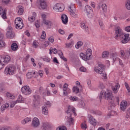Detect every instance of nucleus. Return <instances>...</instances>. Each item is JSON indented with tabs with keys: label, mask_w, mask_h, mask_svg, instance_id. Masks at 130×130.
<instances>
[{
	"label": "nucleus",
	"mask_w": 130,
	"mask_h": 130,
	"mask_svg": "<svg viewBox=\"0 0 130 130\" xmlns=\"http://www.w3.org/2000/svg\"><path fill=\"white\" fill-rule=\"evenodd\" d=\"M80 26L81 28H82V29H84L86 32H89V28L88 27V26L86 25L85 22H82Z\"/></svg>",
	"instance_id": "nucleus-23"
},
{
	"label": "nucleus",
	"mask_w": 130,
	"mask_h": 130,
	"mask_svg": "<svg viewBox=\"0 0 130 130\" xmlns=\"http://www.w3.org/2000/svg\"><path fill=\"white\" fill-rule=\"evenodd\" d=\"M15 71H16V67L13 64L8 65L6 67L4 73L6 75H14L15 73Z\"/></svg>",
	"instance_id": "nucleus-2"
},
{
	"label": "nucleus",
	"mask_w": 130,
	"mask_h": 130,
	"mask_svg": "<svg viewBox=\"0 0 130 130\" xmlns=\"http://www.w3.org/2000/svg\"><path fill=\"white\" fill-rule=\"evenodd\" d=\"M56 130H67V127L66 126H60L57 128Z\"/></svg>",
	"instance_id": "nucleus-46"
},
{
	"label": "nucleus",
	"mask_w": 130,
	"mask_h": 130,
	"mask_svg": "<svg viewBox=\"0 0 130 130\" xmlns=\"http://www.w3.org/2000/svg\"><path fill=\"white\" fill-rule=\"evenodd\" d=\"M105 88V86H104V85H103V83H100L99 85V90H103Z\"/></svg>",
	"instance_id": "nucleus-48"
},
{
	"label": "nucleus",
	"mask_w": 130,
	"mask_h": 130,
	"mask_svg": "<svg viewBox=\"0 0 130 130\" xmlns=\"http://www.w3.org/2000/svg\"><path fill=\"white\" fill-rule=\"evenodd\" d=\"M36 17V13L35 12L32 13V16L28 17V21L30 22H34L35 21V17Z\"/></svg>",
	"instance_id": "nucleus-27"
},
{
	"label": "nucleus",
	"mask_w": 130,
	"mask_h": 130,
	"mask_svg": "<svg viewBox=\"0 0 130 130\" xmlns=\"http://www.w3.org/2000/svg\"><path fill=\"white\" fill-rule=\"evenodd\" d=\"M41 16H42V19H43V21L44 20H46V15H45V14H42V15H41Z\"/></svg>",
	"instance_id": "nucleus-63"
},
{
	"label": "nucleus",
	"mask_w": 130,
	"mask_h": 130,
	"mask_svg": "<svg viewBox=\"0 0 130 130\" xmlns=\"http://www.w3.org/2000/svg\"><path fill=\"white\" fill-rule=\"evenodd\" d=\"M5 45H6V43H5V42H4V41H3V40H0V47H4V46H5Z\"/></svg>",
	"instance_id": "nucleus-50"
},
{
	"label": "nucleus",
	"mask_w": 130,
	"mask_h": 130,
	"mask_svg": "<svg viewBox=\"0 0 130 130\" xmlns=\"http://www.w3.org/2000/svg\"><path fill=\"white\" fill-rule=\"evenodd\" d=\"M127 106V102H122L120 104V109L123 111H124L126 109V107Z\"/></svg>",
	"instance_id": "nucleus-18"
},
{
	"label": "nucleus",
	"mask_w": 130,
	"mask_h": 130,
	"mask_svg": "<svg viewBox=\"0 0 130 130\" xmlns=\"http://www.w3.org/2000/svg\"><path fill=\"white\" fill-rule=\"evenodd\" d=\"M99 7L100 9H102V10L105 13L107 11V6H106V4H100L99 5Z\"/></svg>",
	"instance_id": "nucleus-20"
},
{
	"label": "nucleus",
	"mask_w": 130,
	"mask_h": 130,
	"mask_svg": "<svg viewBox=\"0 0 130 130\" xmlns=\"http://www.w3.org/2000/svg\"><path fill=\"white\" fill-rule=\"evenodd\" d=\"M128 38H129V35L125 34L123 35L122 38H120V39L121 40L122 43L125 44L128 42Z\"/></svg>",
	"instance_id": "nucleus-11"
},
{
	"label": "nucleus",
	"mask_w": 130,
	"mask_h": 130,
	"mask_svg": "<svg viewBox=\"0 0 130 130\" xmlns=\"http://www.w3.org/2000/svg\"><path fill=\"white\" fill-rule=\"evenodd\" d=\"M57 52L60 57H62V56H63V53H62V51L60 50H59Z\"/></svg>",
	"instance_id": "nucleus-53"
},
{
	"label": "nucleus",
	"mask_w": 130,
	"mask_h": 130,
	"mask_svg": "<svg viewBox=\"0 0 130 130\" xmlns=\"http://www.w3.org/2000/svg\"><path fill=\"white\" fill-rule=\"evenodd\" d=\"M61 18L63 24H67L69 22V18L66 14L62 15Z\"/></svg>",
	"instance_id": "nucleus-17"
},
{
	"label": "nucleus",
	"mask_w": 130,
	"mask_h": 130,
	"mask_svg": "<svg viewBox=\"0 0 130 130\" xmlns=\"http://www.w3.org/2000/svg\"><path fill=\"white\" fill-rule=\"evenodd\" d=\"M40 7L39 9L40 10H45L47 7L45 0H39Z\"/></svg>",
	"instance_id": "nucleus-10"
},
{
	"label": "nucleus",
	"mask_w": 130,
	"mask_h": 130,
	"mask_svg": "<svg viewBox=\"0 0 130 130\" xmlns=\"http://www.w3.org/2000/svg\"><path fill=\"white\" fill-rule=\"evenodd\" d=\"M109 55V52L108 51H104L102 53V56L103 58H105V57H108Z\"/></svg>",
	"instance_id": "nucleus-36"
},
{
	"label": "nucleus",
	"mask_w": 130,
	"mask_h": 130,
	"mask_svg": "<svg viewBox=\"0 0 130 130\" xmlns=\"http://www.w3.org/2000/svg\"><path fill=\"white\" fill-rule=\"evenodd\" d=\"M39 44L37 41H34L33 42V44H32V46H34V47H35V48H37V47H38L39 45Z\"/></svg>",
	"instance_id": "nucleus-45"
},
{
	"label": "nucleus",
	"mask_w": 130,
	"mask_h": 130,
	"mask_svg": "<svg viewBox=\"0 0 130 130\" xmlns=\"http://www.w3.org/2000/svg\"><path fill=\"white\" fill-rule=\"evenodd\" d=\"M89 119V122L91 124V125H93V126H95V125L97 124V121L92 115H89L88 117Z\"/></svg>",
	"instance_id": "nucleus-13"
},
{
	"label": "nucleus",
	"mask_w": 130,
	"mask_h": 130,
	"mask_svg": "<svg viewBox=\"0 0 130 130\" xmlns=\"http://www.w3.org/2000/svg\"><path fill=\"white\" fill-rule=\"evenodd\" d=\"M125 5L126 9L130 11V0H126Z\"/></svg>",
	"instance_id": "nucleus-34"
},
{
	"label": "nucleus",
	"mask_w": 130,
	"mask_h": 130,
	"mask_svg": "<svg viewBox=\"0 0 130 130\" xmlns=\"http://www.w3.org/2000/svg\"><path fill=\"white\" fill-rule=\"evenodd\" d=\"M81 128L82 129H86L87 128V125L86 124V121H84L82 124H81Z\"/></svg>",
	"instance_id": "nucleus-43"
},
{
	"label": "nucleus",
	"mask_w": 130,
	"mask_h": 130,
	"mask_svg": "<svg viewBox=\"0 0 130 130\" xmlns=\"http://www.w3.org/2000/svg\"><path fill=\"white\" fill-rule=\"evenodd\" d=\"M32 124L34 127H38L40 125V122L38 118L35 117L32 121Z\"/></svg>",
	"instance_id": "nucleus-12"
},
{
	"label": "nucleus",
	"mask_w": 130,
	"mask_h": 130,
	"mask_svg": "<svg viewBox=\"0 0 130 130\" xmlns=\"http://www.w3.org/2000/svg\"><path fill=\"white\" fill-rule=\"evenodd\" d=\"M29 121H31V118L27 117L21 121V123L22 124H26V123H27V122H29Z\"/></svg>",
	"instance_id": "nucleus-33"
},
{
	"label": "nucleus",
	"mask_w": 130,
	"mask_h": 130,
	"mask_svg": "<svg viewBox=\"0 0 130 130\" xmlns=\"http://www.w3.org/2000/svg\"><path fill=\"white\" fill-rule=\"evenodd\" d=\"M11 60V57L9 55L4 56L2 57L0 56V70L4 68L5 63H8Z\"/></svg>",
	"instance_id": "nucleus-3"
},
{
	"label": "nucleus",
	"mask_w": 130,
	"mask_h": 130,
	"mask_svg": "<svg viewBox=\"0 0 130 130\" xmlns=\"http://www.w3.org/2000/svg\"><path fill=\"white\" fill-rule=\"evenodd\" d=\"M15 28L20 30L23 29L24 27V24L23 23V20L20 17H17L15 20Z\"/></svg>",
	"instance_id": "nucleus-5"
},
{
	"label": "nucleus",
	"mask_w": 130,
	"mask_h": 130,
	"mask_svg": "<svg viewBox=\"0 0 130 130\" xmlns=\"http://www.w3.org/2000/svg\"><path fill=\"white\" fill-rule=\"evenodd\" d=\"M80 56L82 59L83 60H89V58L87 56V55H85L83 53H81L80 54Z\"/></svg>",
	"instance_id": "nucleus-25"
},
{
	"label": "nucleus",
	"mask_w": 130,
	"mask_h": 130,
	"mask_svg": "<svg viewBox=\"0 0 130 130\" xmlns=\"http://www.w3.org/2000/svg\"><path fill=\"white\" fill-rule=\"evenodd\" d=\"M11 49L13 51H16V50H18V45L16 43H13L11 45Z\"/></svg>",
	"instance_id": "nucleus-26"
},
{
	"label": "nucleus",
	"mask_w": 130,
	"mask_h": 130,
	"mask_svg": "<svg viewBox=\"0 0 130 130\" xmlns=\"http://www.w3.org/2000/svg\"><path fill=\"white\" fill-rule=\"evenodd\" d=\"M103 98H106V92L102 91L100 94V99L101 100V99H103Z\"/></svg>",
	"instance_id": "nucleus-32"
},
{
	"label": "nucleus",
	"mask_w": 130,
	"mask_h": 130,
	"mask_svg": "<svg viewBox=\"0 0 130 130\" xmlns=\"http://www.w3.org/2000/svg\"><path fill=\"white\" fill-rule=\"evenodd\" d=\"M45 37H46V34L45 33V31L43 30L41 36V38L42 39H45Z\"/></svg>",
	"instance_id": "nucleus-47"
},
{
	"label": "nucleus",
	"mask_w": 130,
	"mask_h": 130,
	"mask_svg": "<svg viewBox=\"0 0 130 130\" xmlns=\"http://www.w3.org/2000/svg\"><path fill=\"white\" fill-rule=\"evenodd\" d=\"M76 10V8H75V5L71 4L68 6V11L70 13Z\"/></svg>",
	"instance_id": "nucleus-24"
},
{
	"label": "nucleus",
	"mask_w": 130,
	"mask_h": 130,
	"mask_svg": "<svg viewBox=\"0 0 130 130\" xmlns=\"http://www.w3.org/2000/svg\"><path fill=\"white\" fill-rule=\"evenodd\" d=\"M70 15L72 17V18H74V19H77V18L78 17V12H77L76 10L70 12Z\"/></svg>",
	"instance_id": "nucleus-22"
},
{
	"label": "nucleus",
	"mask_w": 130,
	"mask_h": 130,
	"mask_svg": "<svg viewBox=\"0 0 130 130\" xmlns=\"http://www.w3.org/2000/svg\"><path fill=\"white\" fill-rule=\"evenodd\" d=\"M79 106L80 108H85L86 105H85V103L84 101H81L80 103H79Z\"/></svg>",
	"instance_id": "nucleus-42"
},
{
	"label": "nucleus",
	"mask_w": 130,
	"mask_h": 130,
	"mask_svg": "<svg viewBox=\"0 0 130 130\" xmlns=\"http://www.w3.org/2000/svg\"><path fill=\"white\" fill-rule=\"evenodd\" d=\"M71 112H73L74 114V115L77 116V113H76V108H72L71 106H69L67 113H71Z\"/></svg>",
	"instance_id": "nucleus-16"
},
{
	"label": "nucleus",
	"mask_w": 130,
	"mask_h": 130,
	"mask_svg": "<svg viewBox=\"0 0 130 130\" xmlns=\"http://www.w3.org/2000/svg\"><path fill=\"white\" fill-rule=\"evenodd\" d=\"M48 40L51 43H53L54 42V39L52 37H50L48 38Z\"/></svg>",
	"instance_id": "nucleus-57"
},
{
	"label": "nucleus",
	"mask_w": 130,
	"mask_h": 130,
	"mask_svg": "<svg viewBox=\"0 0 130 130\" xmlns=\"http://www.w3.org/2000/svg\"><path fill=\"white\" fill-rule=\"evenodd\" d=\"M85 12H86L88 18H91V17L93 16V10L92 9V8H91L90 6H85Z\"/></svg>",
	"instance_id": "nucleus-8"
},
{
	"label": "nucleus",
	"mask_w": 130,
	"mask_h": 130,
	"mask_svg": "<svg viewBox=\"0 0 130 130\" xmlns=\"http://www.w3.org/2000/svg\"><path fill=\"white\" fill-rule=\"evenodd\" d=\"M42 127L45 130L46 127H47V124L45 123H43Z\"/></svg>",
	"instance_id": "nucleus-64"
},
{
	"label": "nucleus",
	"mask_w": 130,
	"mask_h": 130,
	"mask_svg": "<svg viewBox=\"0 0 130 130\" xmlns=\"http://www.w3.org/2000/svg\"><path fill=\"white\" fill-rule=\"evenodd\" d=\"M73 91L75 92L76 94H78L80 92V88L77 86H74L73 87Z\"/></svg>",
	"instance_id": "nucleus-41"
},
{
	"label": "nucleus",
	"mask_w": 130,
	"mask_h": 130,
	"mask_svg": "<svg viewBox=\"0 0 130 130\" xmlns=\"http://www.w3.org/2000/svg\"><path fill=\"white\" fill-rule=\"evenodd\" d=\"M69 85L68 84L65 83L63 86V96H67L69 94V93H71V90L68 88Z\"/></svg>",
	"instance_id": "nucleus-9"
},
{
	"label": "nucleus",
	"mask_w": 130,
	"mask_h": 130,
	"mask_svg": "<svg viewBox=\"0 0 130 130\" xmlns=\"http://www.w3.org/2000/svg\"><path fill=\"white\" fill-rule=\"evenodd\" d=\"M79 71H80V72H82L83 73H85V72H86L87 69L84 67H82L80 68Z\"/></svg>",
	"instance_id": "nucleus-49"
},
{
	"label": "nucleus",
	"mask_w": 130,
	"mask_h": 130,
	"mask_svg": "<svg viewBox=\"0 0 130 130\" xmlns=\"http://www.w3.org/2000/svg\"><path fill=\"white\" fill-rule=\"evenodd\" d=\"M69 100L71 102H75L79 101V98L77 96H71L70 97H69Z\"/></svg>",
	"instance_id": "nucleus-29"
},
{
	"label": "nucleus",
	"mask_w": 130,
	"mask_h": 130,
	"mask_svg": "<svg viewBox=\"0 0 130 130\" xmlns=\"http://www.w3.org/2000/svg\"><path fill=\"white\" fill-rule=\"evenodd\" d=\"M16 102H18V103H22L24 102V98L21 95H19Z\"/></svg>",
	"instance_id": "nucleus-35"
},
{
	"label": "nucleus",
	"mask_w": 130,
	"mask_h": 130,
	"mask_svg": "<svg viewBox=\"0 0 130 130\" xmlns=\"http://www.w3.org/2000/svg\"><path fill=\"white\" fill-rule=\"evenodd\" d=\"M9 104L8 103H6L4 105H3L1 106V111H4V110H6V109H7V108H9Z\"/></svg>",
	"instance_id": "nucleus-30"
},
{
	"label": "nucleus",
	"mask_w": 130,
	"mask_h": 130,
	"mask_svg": "<svg viewBox=\"0 0 130 130\" xmlns=\"http://www.w3.org/2000/svg\"><path fill=\"white\" fill-rule=\"evenodd\" d=\"M21 92L23 94H24V95H30L32 90L29 86H24L21 88Z\"/></svg>",
	"instance_id": "nucleus-7"
},
{
	"label": "nucleus",
	"mask_w": 130,
	"mask_h": 130,
	"mask_svg": "<svg viewBox=\"0 0 130 130\" xmlns=\"http://www.w3.org/2000/svg\"><path fill=\"white\" fill-rule=\"evenodd\" d=\"M14 36H15V33H14V31H7V38H9L10 39H13V38H14Z\"/></svg>",
	"instance_id": "nucleus-19"
},
{
	"label": "nucleus",
	"mask_w": 130,
	"mask_h": 130,
	"mask_svg": "<svg viewBox=\"0 0 130 130\" xmlns=\"http://www.w3.org/2000/svg\"><path fill=\"white\" fill-rule=\"evenodd\" d=\"M7 10L3 9V7H0V15H2V17L3 19H7Z\"/></svg>",
	"instance_id": "nucleus-15"
},
{
	"label": "nucleus",
	"mask_w": 130,
	"mask_h": 130,
	"mask_svg": "<svg viewBox=\"0 0 130 130\" xmlns=\"http://www.w3.org/2000/svg\"><path fill=\"white\" fill-rule=\"evenodd\" d=\"M95 115H102V112L100 111H95L93 112Z\"/></svg>",
	"instance_id": "nucleus-51"
},
{
	"label": "nucleus",
	"mask_w": 130,
	"mask_h": 130,
	"mask_svg": "<svg viewBox=\"0 0 130 130\" xmlns=\"http://www.w3.org/2000/svg\"><path fill=\"white\" fill-rule=\"evenodd\" d=\"M120 86L119 84H117L114 87H112V90L114 93H117L118 92V89H119Z\"/></svg>",
	"instance_id": "nucleus-31"
},
{
	"label": "nucleus",
	"mask_w": 130,
	"mask_h": 130,
	"mask_svg": "<svg viewBox=\"0 0 130 130\" xmlns=\"http://www.w3.org/2000/svg\"><path fill=\"white\" fill-rule=\"evenodd\" d=\"M33 97L35 101H38V100H39V98H40V96H39V95H37V94L34 95Z\"/></svg>",
	"instance_id": "nucleus-52"
},
{
	"label": "nucleus",
	"mask_w": 130,
	"mask_h": 130,
	"mask_svg": "<svg viewBox=\"0 0 130 130\" xmlns=\"http://www.w3.org/2000/svg\"><path fill=\"white\" fill-rule=\"evenodd\" d=\"M43 22L44 24H45L46 26H51V22L46 20H43Z\"/></svg>",
	"instance_id": "nucleus-39"
},
{
	"label": "nucleus",
	"mask_w": 130,
	"mask_h": 130,
	"mask_svg": "<svg viewBox=\"0 0 130 130\" xmlns=\"http://www.w3.org/2000/svg\"><path fill=\"white\" fill-rule=\"evenodd\" d=\"M125 86L128 92V93L130 92V88H129V86H128V84L126 82L125 83Z\"/></svg>",
	"instance_id": "nucleus-56"
},
{
	"label": "nucleus",
	"mask_w": 130,
	"mask_h": 130,
	"mask_svg": "<svg viewBox=\"0 0 130 130\" xmlns=\"http://www.w3.org/2000/svg\"><path fill=\"white\" fill-rule=\"evenodd\" d=\"M42 112L44 115H47L48 114V110L46 106H44L42 108Z\"/></svg>",
	"instance_id": "nucleus-21"
},
{
	"label": "nucleus",
	"mask_w": 130,
	"mask_h": 130,
	"mask_svg": "<svg viewBox=\"0 0 130 130\" xmlns=\"http://www.w3.org/2000/svg\"><path fill=\"white\" fill-rule=\"evenodd\" d=\"M82 45H83V42L79 41L77 42V45H76L75 47L77 49H79Z\"/></svg>",
	"instance_id": "nucleus-38"
},
{
	"label": "nucleus",
	"mask_w": 130,
	"mask_h": 130,
	"mask_svg": "<svg viewBox=\"0 0 130 130\" xmlns=\"http://www.w3.org/2000/svg\"><path fill=\"white\" fill-rule=\"evenodd\" d=\"M6 95L7 98H8L9 99H14L15 98V96L13 95V94L10 92H7L6 93Z\"/></svg>",
	"instance_id": "nucleus-37"
},
{
	"label": "nucleus",
	"mask_w": 130,
	"mask_h": 130,
	"mask_svg": "<svg viewBox=\"0 0 130 130\" xmlns=\"http://www.w3.org/2000/svg\"><path fill=\"white\" fill-rule=\"evenodd\" d=\"M58 32L59 33H60V34H61L62 35H63V34H64V30L62 29H59Z\"/></svg>",
	"instance_id": "nucleus-62"
},
{
	"label": "nucleus",
	"mask_w": 130,
	"mask_h": 130,
	"mask_svg": "<svg viewBox=\"0 0 130 130\" xmlns=\"http://www.w3.org/2000/svg\"><path fill=\"white\" fill-rule=\"evenodd\" d=\"M53 62H54L55 63H59V62H58V60H57V58H56V57H54L53 60Z\"/></svg>",
	"instance_id": "nucleus-60"
},
{
	"label": "nucleus",
	"mask_w": 130,
	"mask_h": 130,
	"mask_svg": "<svg viewBox=\"0 0 130 130\" xmlns=\"http://www.w3.org/2000/svg\"><path fill=\"white\" fill-rule=\"evenodd\" d=\"M124 35V34H123V31H122V29H121V28H120V27L118 26L115 28V36L114 37L115 39H118V38H119L120 39V38H122V37H123Z\"/></svg>",
	"instance_id": "nucleus-4"
},
{
	"label": "nucleus",
	"mask_w": 130,
	"mask_h": 130,
	"mask_svg": "<svg viewBox=\"0 0 130 130\" xmlns=\"http://www.w3.org/2000/svg\"><path fill=\"white\" fill-rule=\"evenodd\" d=\"M94 71L98 74H103L104 79H107V74L104 73V65L102 63L98 64V67L94 68Z\"/></svg>",
	"instance_id": "nucleus-1"
},
{
	"label": "nucleus",
	"mask_w": 130,
	"mask_h": 130,
	"mask_svg": "<svg viewBox=\"0 0 130 130\" xmlns=\"http://www.w3.org/2000/svg\"><path fill=\"white\" fill-rule=\"evenodd\" d=\"M32 72H28L27 74H26V76L27 77V79H31V78H32Z\"/></svg>",
	"instance_id": "nucleus-55"
},
{
	"label": "nucleus",
	"mask_w": 130,
	"mask_h": 130,
	"mask_svg": "<svg viewBox=\"0 0 130 130\" xmlns=\"http://www.w3.org/2000/svg\"><path fill=\"white\" fill-rule=\"evenodd\" d=\"M106 99L107 100H112L113 99V94L111 91H108L106 92Z\"/></svg>",
	"instance_id": "nucleus-14"
},
{
	"label": "nucleus",
	"mask_w": 130,
	"mask_h": 130,
	"mask_svg": "<svg viewBox=\"0 0 130 130\" xmlns=\"http://www.w3.org/2000/svg\"><path fill=\"white\" fill-rule=\"evenodd\" d=\"M43 59L44 61H46V62H49L50 61V58H49L48 57H46Z\"/></svg>",
	"instance_id": "nucleus-54"
},
{
	"label": "nucleus",
	"mask_w": 130,
	"mask_h": 130,
	"mask_svg": "<svg viewBox=\"0 0 130 130\" xmlns=\"http://www.w3.org/2000/svg\"><path fill=\"white\" fill-rule=\"evenodd\" d=\"M53 10L56 12H62L64 10V5L62 3H57L53 7Z\"/></svg>",
	"instance_id": "nucleus-6"
},
{
	"label": "nucleus",
	"mask_w": 130,
	"mask_h": 130,
	"mask_svg": "<svg viewBox=\"0 0 130 130\" xmlns=\"http://www.w3.org/2000/svg\"><path fill=\"white\" fill-rule=\"evenodd\" d=\"M125 31H126V32H130V26H126L125 28Z\"/></svg>",
	"instance_id": "nucleus-61"
},
{
	"label": "nucleus",
	"mask_w": 130,
	"mask_h": 130,
	"mask_svg": "<svg viewBox=\"0 0 130 130\" xmlns=\"http://www.w3.org/2000/svg\"><path fill=\"white\" fill-rule=\"evenodd\" d=\"M86 55L88 59H90L91 56L92 55V50L91 49H87L86 50Z\"/></svg>",
	"instance_id": "nucleus-28"
},
{
	"label": "nucleus",
	"mask_w": 130,
	"mask_h": 130,
	"mask_svg": "<svg viewBox=\"0 0 130 130\" xmlns=\"http://www.w3.org/2000/svg\"><path fill=\"white\" fill-rule=\"evenodd\" d=\"M16 104H17V101L12 102L11 103L10 107L11 108H13V107H14V106H15Z\"/></svg>",
	"instance_id": "nucleus-58"
},
{
	"label": "nucleus",
	"mask_w": 130,
	"mask_h": 130,
	"mask_svg": "<svg viewBox=\"0 0 130 130\" xmlns=\"http://www.w3.org/2000/svg\"><path fill=\"white\" fill-rule=\"evenodd\" d=\"M2 3H4V4H6V5H8L10 3V0H0Z\"/></svg>",
	"instance_id": "nucleus-59"
},
{
	"label": "nucleus",
	"mask_w": 130,
	"mask_h": 130,
	"mask_svg": "<svg viewBox=\"0 0 130 130\" xmlns=\"http://www.w3.org/2000/svg\"><path fill=\"white\" fill-rule=\"evenodd\" d=\"M66 48H70V47H72V46L73 45V41H71L69 43H66L65 44Z\"/></svg>",
	"instance_id": "nucleus-44"
},
{
	"label": "nucleus",
	"mask_w": 130,
	"mask_h": 130,
	"mask_svg": "<svg viewBox=\"0 0 130 130\" xmlns=\"http://www.w3.org/2000/svg\"><path fill=\"white\" fill-rule=\"evenodd\" d=\"M23 13H24V9L22 8H19L18 10L17 14L21 16V15L23 14Z\"/></svg>",
	"instance_id": "nucleus-40"
}]
</instances>
